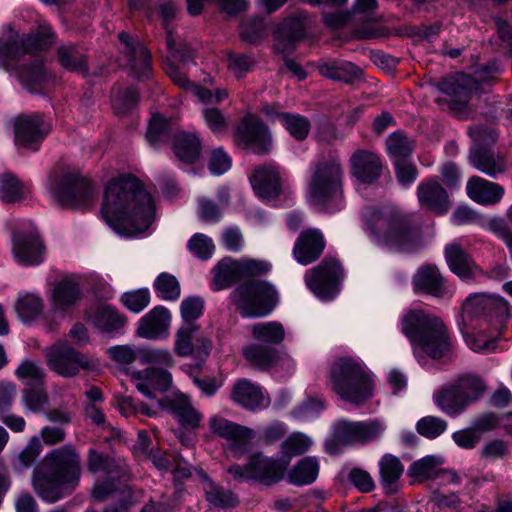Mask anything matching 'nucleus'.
<instances>
[{"label":"nucleus","mask_w":512,"mask_h":512,"mask_svg":"<svg viewBox=\"0 0 512 512\" xmlns=\"http://www.w3.org/2000/svg\"><path fill=\"white\" fill-rule=\"evenodd\" d=\"M91 323L107 334H117L127 323V317L110 305L98 308L89 316Z\"/></svg>","instance_id":"37"},{"label":"nucleus","mask_w":512,"mask_h":512,"mask_svg":"<svg viewBox=\"0 0 512 512\" xmlns=\"http://www.w3.org/2000/svg\"><path fill=\"white\" fill-rule=\"evenodd\" d=\"M169 323V311L163 306H157L140 320L137 333L146 339H157L166 333Z\"/></svg>","instance_id":"35"},{"label":"nucleus","mask_w":512,"mask_h":512,"mask_svg":"<svg viewBox=\"0 0 512 512\" xmlns=\"http://www.w3.org/2000/svg\"><path fill=\"white\" fill-rule=\"evenodd\" d=\"M277 116L290 136L295 140L303 141L307 138L311 128V123L308 118L288 112L279 113Z\"/></svg>","instance_id":"47"},{"label":"nucleus","mask_w":512,"mask_h":512,"mask_svg":"<svg viewBox=\"0 0 512 512\" xmlns=\"http://www.w3.org/2000/svg\"><path fill=\"white\" fill-rule=\"evenodd\" d=\"M230 400L248 411H256L268 405L262 387L246 378L235 381L231 388Z\"/></svg>","instance_id":"27"},{"label":"nucleus","mask_w":512,"mask_h":512,"mask_svg":"<svg viewBox=\"0 0 512 512\" xmlns=\"http://www.w3.org/2000/svg\"><path fill=\"white\" fill-rule=\"evenodd\" d=\"M9 71H15L19 80L27 87L41 84L46 78L44 62L42 60H33L29 64L19 67L16 62L14 68Z\"/></svg>","instance_id":"49"},{"label":"nucleus","mask_w":512,"mask_h":512,"mask_svg":"<svg viewBox=\"0 0 512 512\" xmlns=\"http://www.w3.org/2000/svg\"><path fill=\"white\" fill-rule=\"evenodd\" d=\"M49 191L53 199L65 209H88L94 197L90 181L76 170H66L59 178L54 172L51 173Z\"/></svg>","instance_id":"10"},{"label":"nucleus","mask_w":512,"mask_h":512,"mask_svg":"<svg viewBox=\"0 0 512 512\" xmlns=\"http://www.w3.org/2000/svg\"><path fill=\"white\" fill-rule=\"evenodd\" d=\"M452 383L469 405L478 401L486 390L482 378L473 374L461 375Z\"/></svg>","instance_id":"45"},{"label":"nucleus","mask_w":512,"mask_h":512,"mask_svg":"<svg viewBox=\"0 0 512 512\" xmlns=\"http://www.w3.org/2000/svg\"><path fill=\"white\" fill-rule=\"evenodd\" d=\"M205 494L206 500L210 504L219 508H232L237 506L239 503L237 496L233 492L224 490L213 483L208 486Z\"/></svg>","instance_id":"59"},{"label":"nucleus","mask_w":512,"mask_h":512,"mask_svg":"<svg viewBox=\"0 0 512 512\" xmlns=\"http://www.w3.org/2000/svg\"><path fill=\"white\" fill-rule=\"evenodd\" d=\"M17 378L28 387L45 386L46 374L44 369L35 361L23 360L15 371Z\"/></svg>","instance_id":"48"},{"label":"nucleus","mask_w":512,"mask_h":512,"mask_svg":"<svg viewBox=\"0 0 512 512\" xmlns=\"http://www.w3.org/2000/svg\"><path fill=\"white\" fill-rule=\"evenodd\" d=\"M166 46L170 53V57L182 63L193 62L195 58V50L187 43H177L171 30H167Z\"/></svg>","instance_id":"62"},{"label":"nucleus","mask_w":512,"mask_h":512,"mask_svg":"<svg viewBox=\"0 0 512 512\" xmlns=\"http://www.w3.org/2000/svg\"><path fill=\"white\" fill-rule=\"evenodd\" d=\"M435 404L447 415H460L469 406L453 383L442 387L434 395Z\"/></svg>","instance_id":"40"},{"label":"nucleus","mask_w":512,"mask_h":512,"mask_svg":"<svg viewBox=\"0 0 512 512\" xmlns=\"http://www.w3.org/2000/svg\"><path fill=\"white\" fill-rule=\"evenodd\" d=\"M82 298L80 284L73 278L66 277L54 284L51 293V305L56 311H66Z\"/></svg>","instance_id":"33"},{"label":"nucleus","mask_w":512,"mask_h":512,"mask_svg":"<svg viewBox=\"0 0 512 512\" xmlns=\"http://www.w3.org/2000/svg\"><path fill=\"white\" fill-rule=\"evenodd\" d=\"M139 392L148 398H155V392H166L172 384V375L167 370L149 367L132 374Z\"/></svg>","instance_id":"29"},{"label":"nucleus","mask_w":512,"mask_h":512,"mask_svg":"<svg viewBox=\"0 0 512 512\" xmlns=\"http://www.w3.org/2000/svg\"><path fill=\"white\" fill-rule=\"evenodd\" d=\"M54 41L55 34L49 25H39L22 38L13 27L6 26L0 35V67L10 70L22 56L45 51Z\"/></svg>","instance_id":"7"},{"label":"nucleus","mask_w":512,"mask_h":512,"mask_svg":"<svg viewBox=\"0 0 512 512\" xmlns=\"http://www.w3.org/2000/svg\"><path fill=\"white\" fill-rule=\"evenodd\" d=\"M173 151L175 156L187 164L194 163L201 151L199 138L191 133L181 132L175 135L173 141Z\"/></svg>","instance_id":"43"},{"label":"nucleus","mask_w":512,"mask_h":512,"mask_svg":"<svg viewBox=\"0 0 512 512\" xmlns=\"http://www.w3.org/2000/svg\"><path fill=\"white\" fill-rule=\"evenodd\" d=\"M160 406L172 413L183 427L198 428L202 415L192 406L190 399L183 395H175L159 400Z\"/></svg>","instance_id":"31"},{"label":"nucleus","mask_w":512,"mask_h":512,"mask_svg":"<svg viewBox=\"0 0 512 512\" xmlns=\"http://www.w3.org/2000/svg\"><path fill=\"white\" fill-rule=\"evenodd\" d=\"M22 401L30 411L40 413L48 404V393L45 386H33L23 389Z\"/></svg>","instance_id":"58"},{"label":"nucleus","mask_w":512,"mask_h":512,"mask_svg":"<svg viewBox=\"0 0 512 512\" xmlns=\"http://www.w3.org/2000/svg\"><path fill=\"white\" fill-rule=\"evenodd\" d=\"M81 460L71 444L51 450L34 469L32 485L43 501L55 503L79 485Z\"/></svg>","instance_id":"3"},{"label":"nucleus","mask_w":512,"mask_h":512,"mask_svg":"<svg viewBox=\"0 0 512 512\" xmlns=\"http://www.w3.org/2000/svg\"><path fill=\"white\" fill-rule=\"evenodd\" d=\"M24 196V186L15 175L4 173L0 176V197L5 203H15Z\"/></svg>","instance_id":"52"},{"label":"nucleus","mask_w":512,"mask_h":512,"mask_svg":"<svg viewBox=\"0 0 512 512\" xmlns=\"http://www.w3.org/2000/svg\"><path fill=\"white\" fill-rule=\"evenodd\" d=\"M447 421L436 416H425L416 423L417 432L428 439H435L447 429Z\"/></svg>","instance_id":"60"},{"label":"nucleus","mask_w":512,"mask_h":512,"mask_svg":"<svg viewBox=\"0 0 512 512\" xmlns=\"http://www.w3.org/2000/svg\"><path fill=\"white\" fill-rule=\"evenodd\" d=\"M383 431L384 427L377 420H339L332 426L331 438L325 441V451L337 455L340 453V445H366L379 439Z\"/></svg>","instance_id":"11"},{"label":"nucleus","mask_w":512,"mask_h":512,"mask_svg":"<svg viewBox=\"0 0 512 512\" xmlns=\"http://www.w3.org/2000/svg\"><path fill=\"white\" fill-rule=\"evenodd\" d=\"M242 356L253 368L261 371H269L280 360V353L276 348L260 343L243 347Z\"/></svg>","instance_id":"36"},{"label":"nucleus","mask_w":512,"mask_h":512,"mask_svg":"<svg viewBox=\"0 0 512 512\" xmlns=\"http://www.w3.org/2000/svg\"><path fill=\"white\" fill-rule=\"evenodd\" d=\"M252 338L263 345H280L286 337L282 323L278 321L258 322L250 327Z\"/></svg>","instance_id":"42"},{"label":"nucleus","mask_w":512,"mask_h":512,"mask_svg":"<svg viewBox=\"0 0 512 512\" xmlns=\"http://www.w3.org/2000/svg\"><path fill=\"white\" fill-rule=\"evenodd\" d=\"M311 26L308 12L299 10L285 18L274 34V49L277 53L290 54L295 50L296 43L306 37Z\"/></svg>","instance_id":"17"},{"label":"nucleus","mask_w":512,"mask_h":512,"mask_svg":"<svg viewBox=\"0 0 512 512\" xmlns=\"http://www.w3.org/2000/svg\"><path fill=\"white\" fill-rule=\"evenodd\" d=\"M212 287L215 291L227 289L241 281L239 260L225 257L213 268Z\"/></svg>","instance_id":"41"},{"label":"nucleus","mask_w":512,"mask_h":512,"mask_svg":"<svg viewBox=\"0 0 512 512\" xmlns=\"http://www.w3.org/2000/svg\"><path fill=\"white\" fill-rule=\"evenodd\" d=\"M466 190L470 199L483 205L498 203L504 194L502 186L479 176H472L468 180Z\"/></svg>","instance_id":"32"},{"label":"nucleus","mask_w":512,"mask_h":512,"mask_svg":"<svg viewBox=\"0 0 512 512\" xmlns=\"http://www.w3.org/2000/svg\"><path fill=\"white\" fill-rule=\"evenodd\" d=\"M45 245L35 233L14 234L12 253L17 263L23 266H36L43 262Z\"/></svg>","instance_id":"24"},{"label":"nucleus","mask_w":512,"mask_h":512,"mask_svg":"<svg viewBox=\"0 0 512 512\" xmlns=\"http://www.w3.org/2000/svg\"><path fill=\"white\" fill-rule=\"evenodd\" d=\"M188 249L199 259L208 260L215 249L212 240L204 234L196 233L188 241Z\"/></svg>","instance_id":"64"},{"label":"nucleus","mask_w":512,"mask_h":512,"mask_svg":"<svg viewBox=\"0 0 512 512\" xmlns=\"http://www.w3.org/2000/svg\"><path fill=\"white\" fill-rule=\"evenodd\" d=\"M50 130V124L39 114L21 116L15 123V143L36 151Z\"/></svg>","instance_id":"20"},{"label":"nucleus","mask_w":512,"mask_h":512,"mask_svg":"<svg viewBox=\"0 0 512 512\" xmlns=\"http://www.w3.org/2000/svg\"><path fill=\"white\" fill-rule=\"evenodd\" d=\"M417 199L423 209L437 215L446 214L451 206L448 192L436 178H429L417 186Z\"/></svg>","instance_id":"26"},{"label":"nucleus","mask_w":512,"mask_h":512,"mask_svg":"<svg viewBox=\"0 0 512 512\" xmlns=\"http://www.w3.org/2000/svg\"><path fill=\"white\" fill-rule=\"evenodd\" d=\"M404 466L393 454H384L379 460V481L386 495H394L399 490V480Z\"/></svg>","instance_id":"34"},{"label":"nucleus","mask_w":512,"mask_h":512,"mask_svg":"<svg viewBox=\"0 0 512 512\" xmlns=\"http://www.w3.org/2000/svg\"><path fill=\"white\" fill-rule=\"evenodd\" d=\"M413 290L416 294L434 298H444L450 294L447 279L435 264L420 266L412 278Z\"/></svg>","instance_id":"22"},{"label":"nucleus","mask_w":512,"mask_h":512,"mask_svg":"<svg viewBox=\"0 0 512 512\" xmlns=\"http://www.w3.org/2000/svg\"><path fill=\"white\" fill-rule=\"evenodd\" d=\"M414 147V141L401 131L393 132L386 139V149L393 163L409 159Z\"/></svg>","instance_id":"46"},{"label":"nucleus","mask_w":512,"mask_h":512,"mask_svg":"<svg viewBox=\"0 0 512 512\" xmlns=\"http://www.w3.org/2000/svg\"><path fill=\"white\" fill-rule=\"evenodd\" d=\"M57 59L60 65L74 73L87 76L89 67L87 63V54L76 44H66L59 46L57 50Z\"/></svg>","instance_id":"39"},{"label":"nucleus","mask_w":512,"mask_h":512,"mask_svg":"<svg viewBox=\"0 0 512 512\" xmlns=\"http://www.w3.org/2000/svg\"><path fill=\"white\" fill-rule=\"evenodd\" d=\"M208 424L212 434L229 442V449L235 457L246 453L253 435L250 428L220 416L211 417Z\"/></svg>","instance_id":"18"},{"label":"nucleus","mask_w":512,"mask_h":512,"mask_svg":"<svg viewBox=\"0 0 512 512\" xmlns=\"http://www.w3.org/2000/svg\"><path fill=\"white\" fill-rule=\"evenodd\" d=\"M362 220L373 242L388 251L411 254L424 246L420 225L412 215L399 209L368 207Z\"/></svg>","instance_id":"2"},{"label":"nucleus","mask_w":512,"mask_h":512,"mask_svg":"<svg viewBox=\"0 0 512 512\" xmlns=\"http://www.w3.org/2000/svg\"><path fill=\"white\" fill-rule=\"evenodd\" d=\"M443 462L444 459L440 456H425L410 465L408 474L419 481L431 479L434 475L435 468Z\"/></svg>","instance_id":"54"},{"label":"nucleus","mask_w":512,"mask_h":512,"mask_svg":"<svg viewBox=\"0 0 512 512\" xmlns=\"http://www.w3.org/2000/svg\"><path fill=\"white\" fill-rule=\"evenodd\" d=\"M343 268L333 257H325L304 276L307 287L320 299L330 300L339 291Z\"/></svg>","instance_id":"14"},{"label":"nucleus","mask_w":512,"mask_h":512,"mask_svg":"<svg viewBox=\"0 0 512 512\" xmlns=\"http://www.w3.org/2000/svg\"><path fill=\"white\" fill-rule=\"evenodd\" d=\"M15 309L22 321L29 322L41 314L43 310V301L40 297L34 294H27L18 299Z\"/></svg>","instance_id":"55"},{"label":"nucleus","mask_w":512,"mask_h":512,"mask_svg":"<svg viewBox=\"0 0 512 512\" xmlns=\"http://www.w3.org/2000/svg\"><path fill=\"white\" fill-rule=\"evenodd\" d=\"M475 88L476 82L468 74L457 73L445 77L437 83V89L445 94V97H438L436 102L443 110L460 113L466 109Z\"/></svg>","instance_id":"15"},{"label":"nucleus","mask_w":512,"mask_h":512,"mask_svg":"<svg viewBox=\"0 0 512 512\" xmlns=\"http://www.w3.org/2000/svg\"><path fill=\"white\" fill-rule=\"evenodd\" d=\"M402 333L409 339L414 353L422 352L440 359L451 350V339L442 319L424 309H410L401 319Z\"/></svg>","instance_id":"5"},{"label":"nucleus","mask_w":512,"mask_h":512,"mask_svg":"<svg viewBox=\"0 0 512 512\" xmlns=\"http://www.w3.org/2000/svg\"><path fill=\"white\" fill-rule=\"evenodd\" d=\"M311 445L310 439L299 432L292 433L286 440L281 444V455L282 458L288 460L292 457L305 453Z\"/></svg>","instance_id":"57"},{"label":"nucleus","mask_w":512,"mask_h":512,"mask_svg":"<svg viewBox=\"0 0 512 512\" xmlns=\"http://www.w3.org/2000/svg\"><path fill=\"white\" fill-rule=\"evenodd\" d=\"M318 472L316 458L305 457L289 471L288 482L297 486L309 485L316 480Z\"/></svg>","instance_id":"44"},{"label":"nucleus","mask_w":512,"mask_h":512,"mask_svg":"<svg viewBox=\"0 0 512 512\" xmlns=\"http://www.w3.org/2000/svg\"><path fill=\"white\" fill-rule=\"evenodd\" d=\"M287 470V462L256 452L248 457L244 465H232L227 472L240 482L253 480L265 486L280 482Z\"/></svg>","instance_id":"12"},{"label":"nucleus","mask_w":512,"mask_h":512,"mask_svg":"<svg viewBox=\"0 0 512 512\" xmlns=\"http://www.w3.org/2000/svg\"><path fill=\"white\" fill-rule=\"evenodd\" d=\"M157 296L165 301H176L181 295V286L177 278L167 272L160 273L153 283Z\"/></svg>","instance_id":"50"},{"label":"nucleus","mask_w":512,"mask_h":512,"mask_svg":"<svg viewBox=\"0 0 512 512\" xmlns=\"http://www.w3.org/2000/svg\"><path fill=\"white\" fill-rule=\"evenodd\" d=\"M317 70L325 78L354 84L361 80L363 71L352 62L342 59H321L317 62Z\"/></svg>","instance_id":"30"},{"label":"nucleus","mask_w":512,"mask_h":512,"mask_svg":"<svg viewBox=\"0 0 512 512\" xmlns=\"http://www.w3.org/2000/svg\"><path fill=\"white\" fill-rule=\"evenodd\" d=\"M462 322L464 325L480 321L486 324L497 335H502L506 324L511 318L510 306L506 299L495 294H470L462 305Z\"/></svg>","instance_id":"9"},{"label":"nucleus","mask_w":512,"mask_h":512,"mask_svg":"<svg viewBox=\"0 0 512 512\" xmlns=\"http://www.w3.org/2000/svg\"><path fill=\"white\" fill-rule=\"evenodd\" d=\"M444 257L450 271L463 281H475L485 276L483 269L460 244L450 243L444 248Z\"/></svg>","instance_id":"21"},{"label":"nucleus","mask_w":512,"mask_h":512,"mask_svg":"<svg viewBox=\"0 0 512 512\" xmlns=\"http://www.w3.org/2000/svg\"><path fill=\"white\" fill-rule=\"evenodd\" d=\"M199 327L195 323L182 325L175 335L174 352L182 358L190 357L193 354V337Z\"/></svg>","instance_id":"53"},{"label":"nucleus","mask_w":512,"mask_h":512,"mask_svg":"<svg viewBox=\"0 0 512 512\" xmlns=\"http://www.w3.org/2000/svg\"><path fill=\"white\" fill-rule=\"evenodd\" d=\"M326 240L323 233L317 228L303 230L295 241L293 256L302 265H309L317 261L324 252Z\"/></svg>","instance_id":"25"},{"label":"nucleus","mask_w":512,"mask_h":512,"mask_svg":"<svg viewBox=\"0 0 512 512\" xmlns=\"http://www.w3.org/2000/svg\"><path fill=\"white\" fill-rule=\"evenodd\" d=\"M119 493L121 497L132 498V488L131 486L125 484L123 486H118L113 477H109L103 481L97 482L92 490V497L96 501H105L108 498L114 496Z\"/></svg>","instance_id":"51"},{"label":"nucleus","mask_w":512,"mask_h":512,"mask_svg":"<svg viewBox=\"0 0 512 512\" xmlns=\"http://www.w3.org/2000/svg\"><path fill=\"white\" fill-rule=\"evenodd\" d=\"M121 303L131 312L139 313L150 303V292L147 288L125 292L121 295Z\"/></svg>","instance_id":"61"},{"label":"nucleus","mask_w":512,"mask_h":512,"mask_svg":"<svg viewBox=\"0 0 512 512\" xmlns=\"http://www.w3.org/2000/svg\"><path fill=\"white\" fill-rule=\"evenodd\" d=\"M347 480L362 493H370L376 488L375 481L371 474L360 467H353L347 475Z\"/></svg>","instance_id":"63"},{"label":"nucleus","mask_w":512,"mask_h":512,"mask_svg":"<svg viewBox=\"0 0 512 512\" xmlns=\"http://www.w3.org/2000/svg\"><path fill=\"white\" fill-rule=\"evenodd\" d=\"M170 136V123L161 115H154L150 120L146 139L148 143L156 147L158 144L166 141Z\"/></svg>","instance_id":"56"},{"label":"nucleus","mask_w":512,"mask_h":512,"mask_svg":"<svg viewBox=\"0 0 512 512\" xmlns=\"http://www.w3.org/2000/svg\"><path fill=\"white\" fill-rule=\"evenodd\" d=\"M350 172L361 184H374L382 174V161L373 151L358 149L350 157Z\"/></svg>","instance_id":"23"},{"label":"nucleus","mask_w":512,"mask_h":512,"mask_svg":"<svg viewBox=\"0 0 512 512\" xmlns=\"http://www.w3.org/2000/svg\"><path fill=\"white\" fill-rule=\"evenodd\" d=\"M101 214L117 234L133 237L152 225L156 207L143 183L135 176L124 175L107 185Z\"/></svg>","instance_id":"1"},{"label":"nucleus","mask_w":512,"mask_h":512,"mask_svg":"<svg viewBox=\"0 0 512 512\" xmlns=\"http://www.w3.org/2000/svg\"><path fill=\"white\" fill-rule=\"evenodd\" d=\"M469 161L476 169L489 177H495L505 171L503 158L495 155L488 148L472 147L469 153Z\"/></svg>","instance_id":"38"},{"label":"nucleus","mask_w":512,"mask_h":512,"mask_svg":"<svg viewBox=\"0 0 512 512\" xmlns=\"http://www.w3.org/2000/svg\"><path fill=\"white\" fill-rule=\"evenodd\" d=\"M235 145L257 156L269 155L273 138L269 127L259 118L246 116L241 119L234 133Z\"/></svg>","instance_id":"13"},{"label":"nucleus","mask_w":512,"mask_h":512,"mask_svg":"<svg viewBox=\"0 0 512 512\" xmlns=\"http://www.w3.org/2000/svg\"><path fill=\"white\" fill-rule=\"evenodd\" d=\"M343 186L344 167L338 154L329 152L313 163L307 194L320 211L332 214L344 208Z\"/></svg>","instance_id":"4"},{"label":"nucleus","mask_w":512,"mask_h":512,"mask_svg":"<svg viewBox=\"0 0 512 512\" xmlns=\"http://www.w3.org/2000/svg\"><path fill=\"white\" fill-rule=\"evenodd\" d=\"M249 179L253 190L261 198L274 199L281 193L279 170L274 164L257 166Z\"/></svg>","instance_id":"28"},{"label":"nucleus","mask_w":512,"mask_h":512,"mask_svg":"<svg viewBox=\"0 0 512 512\" xmlns=\"http://www.w3.org/2000/svg\"><path fill=\"white\" fill-rule=\"evenodd\" d=\"M230 300L243 318H263L276 308L279 296L270 282L249 279L231 292Z\"/></svg>","instance_id":"8"},{"label":"nucleus","mask_w":512,"mask_h":512,"mask_svg":"<svg viewBox=\"0 0 512 512\" xmlns=\"http://www.w3.org/2000/svg\"><path fill=\"white\" fill-rule=\"evenodd\" d=\"M118 39L133 75L139 80L149 79L152 74V57L149 50L137 37H132L125 31L118 34Z\"/></svg>","instance_id":"19"},{"label":"nucleus","mask_w":512,"mask_h":512,"mask_svg":"<svg viewBox=\"0 0 512 512\" xmlns=\"http://www.w3.org/2000/svg\"><path fill=\"white\" fill-rule=\"evenodd\" d=\"M329 384L342 400L362 406L374 394V381L365 365L352 358L340 357L330 367Z\"/></svg>","instance_id":"6"},{"label":"nucleus","mask_w":512,"mask_h":512,"mask_svg":"<svg viewBox=\"0 0 512 512\" xmlns=\"http://www.w3.org/2000/svg\"><path fill=\"white\" fill-rule=\"evenodd\" d=\"M45 356L51 370L63 377H74L90 367L88 356L67 341H59L47 348Z\"/></svg>","instance_id":"16"}]
</instances>
